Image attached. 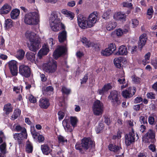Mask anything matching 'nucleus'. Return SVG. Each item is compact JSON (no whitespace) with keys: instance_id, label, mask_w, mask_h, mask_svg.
<instances>
[{"instance_id":"obj_1","label":"nucleus","mask_w":157,"mask_h":157,"mask_svg":"<svg viewBox=\"0 0 157 157\" xmlns=\"http://www.w3.org/2000/svg\"><path fill=\"white\" fill-rule=\"evenodd\" d=\"M94 146V142L90 139L84 138L80 144H77L75 146L76 150H78L81 153L83 154L89 148Z\"/></svg>"},{"instance_id":"obj_2","label":"nucleus","mask_w":157,"mask_h":157,"mask_svg":"<svg viewBox=\"0 0 157 157\" xmlns=\"http://www.w3.org/2000/svg\"><path fill=\"white\" fill-rule=\"evenodd\" d=\"M49 22L51 28L54 31H57L61 29H64L65 26L61 23L57 14L52 13L50 17Z\"/></svg>"},{"instance_id":"obj_3","label":"nucleus","mask_w":157,"mask_h":157,"mask_svg":"<svg viewBox=\"0 0 157 157\" xmlns=\"http://www.w3.org/2000/svg\"><path fill=\"white\" fill-rule=\"evenodd\" d=\"M39 21V17L38 11L30 12L25 15V22L28 25H36Z\"/></svg>"},{"instance_id":"obj_4","label":"nucleus","mask_w":157,"mask_h":157,"mask_svg":"<svg viewBox=\"0 0 157 157\" xmlns=\"http://www.w3.org/2000/svg\"><path fill=\"white\" fill-rule=\"evenodd\" d=\"M92 109L94 115L99 116L101 114L103 110V103L99 100H97L93 104Z\"/></svg>"},{"instance_id":"obj_5","label":"nucleus","mask_w":157,"mask_h":157,"mask_svg":"<svg viewBox=\"0 0 157 157\" xmlns=\"http://www.w3.org/2000/svg\"><path fill=\"white\" fill-rule=\"evenodd\" d=\"M118 92L116 90L111 91L108 97L113 106L116 107L120 105L121 101L119 99Z\"/></svg>"},{"instance_id":"obj_6","label":"nucleus","mask_w":157,"mask_h":157,"mask_svg":"<svg viewBox=\"0 0 157 157\" xmlns=\"http://www.w3.org/2000/svg\"><path fill=\"white\" fill-rule=\"evenodd\" d=\"M132 131L129 134H126L125 136V143L126 145L128 146L135 142L136 139L138 140L139 136L137 134H135L133 129L132 128Z\"/></svg>"},{"instance_id":"obj_7","label":"nucleus","mask_w":157,"mask_h":157,"mask_svg":"<svg viewBox=\"0 0 157 157\" xmlns=\"http://www.w3.org/2000/svg\"><path fill=\"white\" fill-rule=\"evenodd\" d=\"M77 21L79 26L83 29L88 27L87 20L85 17L81 14H79L77 17Z\"/></svg>"},{"instance_id":"obj_8","label":"nucleus","mask_w":157,"mask_h":157,"mask_svg":"<svg viewBox=\"0 0 157 157\" xmlns=\"http://www.w3.org/2000/svg\"><path fill=\"white\" fill-rule=\"evenodd\" d=\"M67 50L66 46H59L54 52L53 56L55 59H57L61 55L65 53Z\"/></svg>"},{"instance_id":"obj_9","label":"nucleus","mask_w":157,"mask_h":157,"mask_svg":"<svg viewBox=\"0 0 157 157\" xmlns=\"http://www.w3.org/2000/svg\"><path fill=\"white\" fill-rule=\"evenodd\" d=\"M28 45L29 49L33 52H35L38 50L41 47L40 42L38 39L30 42Z\"/></svg>"},{"instance_id":"obj_10","label":"nucleus","mask_w":157,"mask_h":157,"mask_svg":"<svg viewBox=\"0 0 157 157\" xmlns=\"http://www.w3.org/2000/svg\"><path fill=\"white\" fill-rule=\"evenodd\" d=\"M97 13L94 12L91 13L88 18L87 23L88 27L90 28L93 26L97 20Z\"/></svg>"},{"instance_id":"obj_11","label":"nucleus","mask_w":157,"mask_h":157,"mask_svg":"<svg viewBox=\"0 0 157 157\" xmlns=\"http://www.w3.org/2000/svg\"><path fill=\"white\" fill-rule=\"evenodd\" d=\"M136 92L135 87H133L132 88L129 87L127 90L123 91L122 92V96L125 98H129L132 96Z\"/></svg>"},{"instance_id":"obj_12","label":"nucleus","mask_w":157,"mask_h":157,"mask_svg":"<svg viewBox=\"0 0 157 157\" xmlns=\"http://www.w3.org/2000/svg\"><path fill=\"white\" fill-rule=\"evenodd\" d=\"M49 51V47L47 44H44L37 53L38 58L40 59H41L43 56L47 55Z\"/></svg>"},{"instance_id":"obj_13","label":"nucleus","mask_w":157,"mask_h":157,"mask_svg":"<svg viewBox=\"0 0 157 157\" xmlns=\"http://www.w3.org/2000/svg\"><path fill=\"white\" fill-rule=\"evenodd\" d=\"M128 32V30L125 29L123 30L119 28L115 30L111 33V36L113 37H115V35L118 37H121L124 34H126Z\"/></svg>"},{"instance_id":"obj_14","label":"nucleus","mask_w":157,"mask_h":157,"mask_svg":"<svg viewBox=\"0 0 157 157\" xmlns=\"http://www.w3.org/2000/svg\"><path fill=\"white\" fill-rule=\"evenodd\" d=\"M13 138L17 140L19 144H21L23 140L24 139H27V134H23L19 133H16L13 135Z\"/></svg>"},{"instance_id":"obj_15","label":"nucleus","mask_w":157,"mask_h":157,"mask_svg":"<svg viewBox=\"0 0 157 157\" xmlns=\"http://www.w3.org/2000/svg\"><path fill=\"white\" fill-rule=\"evenodd\" d=\"M126 61L125 58L123 57H119L115 58L113 60V63L116 67L118 68H122L121 63Z\"/></svg>"},{"instance_id":"obj_16","label":"nucleus","mask_w":157,"mask_h":157,"mask_svg":"<svg viewBox=\"0 0 157 157\" xmlns=\"http://www.w3.org/2000/svg\"><path fill=\"white\" fill-rule=\"evenodd\" d=\"M128 53L126 47L124 45L120 46L118 49V51L114 53V55L117 56L126 55Z\"/></svg>"},{"instance_id":"obj_17","label":"nucleus","mask_w":157,"mask_h":157,"mask_svg":"<svg viewBox=\"0 0 157 157\" xmlns=\"http://www.w3.org/2000/svg\"><path fill=\"white\" fill-rule=\"evenodd\" d=\"M39 105L41 108L47 109L50 105L48 100L45 98H41L39 101Z\"/></svg>"},{"instance_id":"obj_18","label":"nucleus","mask_w":157,"mask_h":157,"mask_svg":"<svg viewBox=\"0 0 157 157\" xmlns=\"http://www.w3.org/2000/svg\"><path fill=\"white\" fill-rule=\"evenodd\" d=\"M126 16L122 12H117L115 13L113 16V18L118 21H125Z\"/></svg>"},{"instance_id":"obj_19","label":"nucleus","mask_w":157,"mask_h":157,"mask_svg":"<svg viewBox=\"0 0 157 157\" xmlns=\"http://www.w3.org/2000/svg\"><path fill=\"white\" fill-rule=\"evenodd\" d=\"M81 41L86 47L89 48L91 47L96 48V45L93 43H91L86 38L83 37L81 39Z\"/></svg>"},{"instance_id":"obj_20","label":"nucleus","mask_w":157,"mask_h":157,"mask_svg":"<svg viewBox=\"0 0 157 157\" xmlns=\"http://www.w3.org/2000/svg\"><path fill=\"white\" fill-rule=\"evenodd\" d=\"M11 9V7L10 4L6 3L0 9V13L1 14H7L10 12Z\"/></svg>"},{"instance_id":"obj_21","label":"nucleus","mask_w":157,"mask_h":157,"mask_svg":"<svg viewBox=\"0 0 157 157\" xmlns=\"http://www.w3.org/2000/svg\"><path fill=\"white\" fill-rule=\"evenodd\" d=\"M57 63L56 61L53 60L51 62L45 63L43 65V69H56Z\"/></svg>"},{"instance_id":"obj_22","label":"nucleus","mask_w":157,"mask_h":157,"mask_svg":"<svg viewBox=\"0 0 157 157\" xmlns=\"http://www.w3.org/2000/svg\"><path fill=\"white\" fill-rule=\"evenodd\" d=\"M25 35L26 38L29 40L30 42L38 39L36 33L31 31H27Z\"/></svg>"},{"instance_id":"obj_23","label":"nucleus","mask_w":157,"mask_h":157,"mask_svg":"<svg viewBox=\"0 0 157 157\" xmlns=\"http://www.w3.org/2000/svg\"><path fill=\"white\" fill-rule=\"evenodd\" d=\"M139 39L138 46L140 48H142L145 45L147 40L146 34L144 33L141 35L139 37Z\"/></svg>"},{"instance_id":"obj_24","label":"nucleus","mask_w":157,"mask_h":157,"mask_svg":"<svg viewBox=\"0 0 157 157\" xmlns=\"http://www.w3.org/2000/svg\"><path fill=\"white\" fill-rule=\"evenodd\" d=\"M155 131L152 129H149L147 132L145 134L144 138L147 140H152L155 139Z\"/></svg>"},{"instance_id":"obj_25","label":"nucleus","mask_w":157,"mask_h":157,"mask_svg":"<svg viewBox=\"0 0 157 157\" xmlns=\"http://www.w3.org/2000/svg\"><path fill=\"white\" fill-rule=\"evenodd\" d=\"M68 120L64 119L63 121V125L66 132H71L74 128H72Z\"/></svg>"},{"instance_id":"obj_26","label":"nucleus","mask_w":157,"mask_h":157,"mask_svg":"<svg viewBox=\"0 0 157 157\" xmlns=\"http://www.w3.org/2000/svg\"><path fill=\"white\" fill-rule=\"evenodd\" d=\"M41 149L44 155H48L52 151L51 149L47 144H44L41 146Z\"/></svg>"},{"instance_id":"obj_27","label":"nucleus","mask_w":157,"mask_h":157,"mask_svg":"<svg viewBox=\"0 0 157 157\" xmlns=\"http://www.w3.org/2000/svg\"><path fill=\"white\" fill-rule=\"evenodd\" d=\"M67 33L65 30H63L59 32L58 34V39L60 42L65 41L67 39Z\"/></svg>"},{"instance_id":"obj_28","label":"nucleus","mask_w":157,"mask_h":157,"mask_svg":"<svg viewBox=\"0 0 157 157\" xmlns=\"http://www.w3.org/2000/svg\"><path fill=\"white\" fill-rule=\"evenodd\" d=\"M117 26V23L114 21H110L106 23L105 27L106 29L110 31L114 29Z\"/></svg>"},{"instance_id":"obj_29","label":"nucleus","mask_w":157,"mask_h":157,"mask_svg":"<svg viewBox=\"0 0 157 157\" xmlns=\"http://www.w3.org/2000/svg\"><path fill=\"white\" fill-rule=\"evenodd\" d=\"M13 107L10 103H7L4 105L3 108V111L6 115L8 114L13 111Z\"/></svg>"},{"instance_id":"obj_30","label":"nucleus","mask_w":157,"mask_h":157,"mask_svg":"<svg viewBox=\"0 0 157 157\" xmlns=\"http://www.w3.org/2000/svg\"><path fill=\"white\" fill-rule=\"evenodd\" d=\"M25 52L22 49L18 50L15 53V56L19 60H22L24 58Z\"/></svg>"},{"instance_id":"obj_31","label":"nucleus","mask_w":157,"mask_h":157,"mask_svg":"<svg viewBox=\"0 0 157 157\" xmlns=\"http://www.w3.org/2000/svg\"><path fill=\"white\" fill-rule=\"evenodd\" d=\"M20 13V11L18 9L13 10L10 13L11 18L13 19H17Z\"/></svg>"},{"instance_id":"obj_32","label":"nucleus","mask_w":157,"mask_h":157,"mask_svg":"<svg viewBox=\"0 0 157 157\" xmlns=\"http://www.w3.org/2000/svg\"><path fill=\"white\" fill-rule=\"evenodd\" d=\"M19 72L22 75L27 78L30 76L31 71L30 69H19Z\"/></svg>"},{"instance_id":"obj_33","label":"nucleus","mask_w":157,"mask_h":157,"mask_svg":"<svg viewBox=\"0 0 157 157\" xmlns=\"http://www.w3.org/2000/svg\"><path fill=\"white\" fill-rule=\"evenodd\" d=\"M62 13L64 14L66 17L70 19L71 20H72L74 17V15L73 13L66 10H62Z\"/></svg>"},{"instance_id":"obj_34","label":"nucleus","mask_w":157,"mask_h":157,"mask_svg":"<svg viewBox=\"0 0 157 157\" xmlns=\"http://www.w3.org/2000/svg\"><path fill=\"white\" fill-rule=\"evenodd\" d=\"M26 56L28 60L33 62L34 61L35 58V54L31 52H27Z\"/></svg>"},{"instance_id":"obj_35","label":"nucleus","mask_w":157,"mask_h":157,"mask_svg":"<svg viewBox=\"0 0 157 157\" xmlns=\"http://www.w3.org/2000/svg\"><path fill=\"white\" fill-rule=\"evenodd\" d=\"M9 69H17L18 63L15 60H11L8 63Z\"/></svg>"},{"instance_id":"obj_36","label":"nucleus","mask_w":157,"mask_h":157,"mask_svg":"<svg viewBox=\"0 0 157 157\" xmlns=\"http://www.w3.org/2000/svg\"><path fill=\"white\" fill-rule=\"evenodd\" d=\"M15 130L17 132H21L20 133L23 134H27V132L25 128L20 125H17L15 128Z\"/></svg>"},{"instance_id":"obj_37","label":"nucleus","mask_w":157,"mask_h":157,"mask_svg":"<svg viewBox=\"0 0 157 157\" xmlns=\"http://www.w3.org/2000/svg\"><path fill=\"white\" fill-rule=\"evenodd\" d=\"M109 150L112 151H113L115 152H117L120 150L121 147L116 145H113L111 144L109 145Z\"/></svg>"},{"instance_id":"obj_38","label":"nucleus","mask_w":157,"mask_h":157,"mask_svg":"<svg viewBox=\"0 0 157 157\" xmlns=\"http://www.w3.org/2000/svg\"><path fill=\"white\" fill-rule=\"evenodd\" d=\"M33 147L32 144L29 141H27L26 146V151L28 153H31L33 151Z\"/></svg>"},{"instance_id":"obj_39","label":"nucleus","mask_w":157,"mask_h":157,"mask_svg":"<svg viewBox=\"0 0 157 157\" xmlns=\"http://www.w3.org/2000/svg\"><path fill=\"white\" fill-rule=\"evenodd\" d=\"M112 54V53H111V52L110 51L109 49L107 48L104 50H102L101 51V55L104 56H109Z\"/></svg>"},{"instance_id":"obj_40","label":"nucleus","mask_w":157,"mask_h":157,"mask_svg":"<svg viewBox=\"0 0 157 157\" xmlns=\"http://www.w3.org/2000/svg\"><path fill=\"white\" fill-rule=\"evenodd\" d=\"M150 56L151 53L149 52H147L145 55L144 59L143 60V63L144 65L149 63Z\"/></svg>"},{"instance_id":"obj_41","label":"nucleus","mask_w":157,"mask_h":157,"mask_svg":"<svg viewBox=\"0 0 157 157\" xmlns=\"http://www.w3.org/2000/svg\"><path fill=\"white\" fill-rule=\"evenodd\" d=\"M21 114V111L18 109H15L13 113V114L12 115L11 117L13 120L16 119L18 117L20 116Z\"/></svg>"},{"instance_id":"obj_42","label":"nucleus","mask_w":157,"mask_h":157,"mask_svg":"<svg viewBox=\"0 0 157 157\" xmlns=\"http://www.w3.org/2000/svg\"><path fill=\"white\" fill-rule=\"evenodd\" d=\"M6 144L5 143H4L0 145V153L2 154L5 155L6 153Z\"/></svg>"},{"instance_id":"obj_43","label":"nucleus","mask_w":157,"mask_h":157,"mask_svg":"<svg viewBox=\"0 0 157 157\" xmlns=\"http://www.w3.org/2000/svg\"><path fill=\"white\" fill-rule=\"evenodd\" d=\"M157 117L156 116H150L149 117L148 121L149 123L151 125L153 124L155 122L157 121Z\"/></svg>"},{"instance_id":"obj_44","label":"nucleus","mask_w":157,"mask_h":157,"mask_svg":"<svg viewBox=\"0 0 157 157\" xmlns=\"http://www.w3.org/2000/svg\"><path fill=\"white\" fill-rule=\"evenodd\" d=\"M58 142L63 144L65 142H67V140L63 136L61 135H59L57 137Z\"/></svg>"},{"instance_id":"obj_45","label":"nucleus","mask_w":157,"mask_h":157,"mask_svg":"<svg viewBox=\"0 0 157 157\" xmlns=\"http://www.w3.org/2000/svg\"><path fill=\"white\" fill-rule=\"evenodd\" d=\"M153 11L152 6H150L147 12V14L148 16V19H150L152 17Z\"/></svg>"},{"instance_id":"obj_46","label":"nucleus","mask_w":157,"mask_h":157,"mask_svg":"<svg viewBox=\"0 0 157 157\" xmlns=\"http://www.w3.org/2000/svg\"><path fill=\"white\" fill-rule=\"evenodd\" d=\"M78 121L77 118L75 117H70V121L71 124L73 128L76 126Z\"/></svg>"},{"instance_id":"obj_47","label":"nucleus","mask_w":157,"mask_h":157,"mask_svg":"<svg viewBox=\"0 0 157 157\" xmlns=\"http://www.w3.org/2000/svg\"><path fill=\"white\" fill-rule=\"evenodd\" d=\"M5 26L6 29L11 28L12 26V21L10 19H8L5 21Z\"/></svg>"},{"instance_id":"obj_48","label":"nucleus","mask_w":157,"mask_h":157,"mask_svg":"<svg viewBox=\"0 0 157 157\" xmlns=\"http://www.w3.org/2000/svg\"><path fill=\"white\" fill-rule=\"evenodd\" d=\"M61 91L63 94L66 95H68L70 93L71 90L70 89H68L64 86H62Z\"/></svg>"},{"instance_id":"obj_49","label":"nucleus","mask_w":157,"mask_h":157,"mask_svg":"<svg viewBox=\"0 0 157 157\" xmlns=\"http://www.w3.org/2000/svg\"><path fill=\"white\" fill-rule=\"evenodd\" d=\"M110 13L111 10H107L103 14L102 16L103 18L105 19L109 18Z\"/></svg>"},{"instance_id":"obj_50","label":"nucleus","mask_w":157,"mask_h":157,"mask_svg":"<svg viewBox=\"0 0 157 157\" xmlns=\"http://www.w3.org/2000/svg\"><path fill=\"white\" fill-rule=\"evenodd\" d=\"M107 48L109 49L112 53L116 50V49L115 44L113 43L110 44L109 45L108 48Z\"/></svg>"},{"instance_id":"obj_51","label":"nucleus","mask_w":157,"mask_h":157,"mask_svg":"<svg viewBox=\"0 0 157 157\" xmlns=\"http://www.w3.org/2000/svg\"><path fill=\"white\" fill-rule=\"evenodd\" d=\"M132 26L133 28L136 27L139 24V21L136 19H133L132 20Z\"/></svg>"},{"instance_id":"obj_52","label":"nucleus","mask_w":157,"mask_h":157,"mask_svg":"<svg viewBox=\"0 0 157 157\" xmlns=\"http://www.w3.org/2000/svg\"><path fill=\"white\" fill-rule=\"evenodd\" d=\"M122 132L120 131L117 132V134L116 135H114L112 137V139L113 140L118 139H120L121 136V134Z\"/></svg>"},{"instance_id":"obj_53","label":"nucleus","mask_w":157,"mask_h":157,"mask_svg":"<svg viewBox=\"0 0 157 157\" xmlns=\"http://www.w3.org/2000/svg\"><path fill=\"white\" fill-rule=\"evenodd\" d=\"M129 49L132 54H134L137 50V47L136 46L130 47L129 48Z\"/></svg>"},{"instance_id":"obj_54","label":"nucleus","mask_w":157,"mask_h":157,"mask_svg":"<svg viewBox=\"0 0 157 157\" xmlns=\"http://www.w3.org/2000/svg\"><path fill=\"white\" fill-rule=\"evenodd\" d=\"M55 44L54 41L53 39L52 38H49V39L47 41V44H47L48 45V46H50L51 47H52V45Z\"/></svg>"},{"instance_id":"obj_55","label":"nucleus","mask_w":157,"mask_h":157,"mask_svg":"<svg viewBox=\"0 0 157 157\" xmlns=\"http://www.w3.org/2000/svg\"><path fill=\"white\" fill-rule=\"evenodd\" d=\"M5 40L3 37H2L0 42V49L4 50L5 49Z\"/></svg>"},{"instance_id":"obj_56","label":"nucleus","mask_w":157,"mask_h":157,"mask_svg":"<svg viewBox=\"0 0 157 157\" xmlns=\"http://www.w3.org/2000/svg\"><path fill=\"white\" fill-rule=\"evenodd\" d=\"M122 5L124 7L129 8H131L132 6L131 3L127 2H124L122 4Z\"/></svg>"},{"instance_id":"obj_57","label":"nucleus","mask_w":157,"mask_h":157,"mask_svg":"<svg viewBox=\"0 0 157 157\" xmlns=\"http://www.w3.org/2000/svg\"><path fill=\"white\" fill-rule=\"evenodd\" d=\"M43 90L45 91V92H48L49 91L52 92L53 90V88L52 86H49L46 88H44Z\"/></svg>"},{"instance_id":"obj_58","label":"nucleus","mask_w":157,"mask_h":157,"mask_svg":"<svg viewBox=\"0 0 157 157\" xmlns=\"http://www.w3.org/2000/svg\"><path fill=\"white\" fill-rule=\"evenodd\" d=\"M104 126L102 123H100L98 126L96 130L97 133L100 132L103 128Z\"/></svg>"},{"instance_id":"obj_59","label":"nucleus","mask_w":157,"mask_h":157,"mask_svg":"<svg viewBox=\"0 0 157 157\" xmlns=\"http://www.w3.org/2000/svg\"><path fill=\"white\" fill-rule=\"evenodd\" d=\"M103 88V90H104L105 92H106L109 89H111L112 86L110 84H108L107 85H105Z\"/></svg>"},{"instance_id":"obj_60","label":"nucleus","mask_w":157,"mask_h":157,"mask_svg":"<svg viewBox=\"0 0 157 157\" xmlns=\"http://www.w3.org/2000/svg\"><path fill=\"white\" fill-rule=\"evenodd\" d=\"M88 79V74H86L84 77L81 79V84L85 83Z\"/></svg>"},{"instance_id":"obj_61","label":"nucleus","mask_w":157,"mask_h":157,"mask_svg":"<svg viewBox=\"0 0 157 157\" xmlns=\"http://www.w3.org/2000/svg\"><path fill=\"white\" fill-rule=\"evenodd\" d=\"M132 81L138 83L140 81V79L135 75H133L132 76Z\"/></svg>"},{"instance_id":"obj_62","label":"nucleus","mask_w":157,"mask_h":157,"mask_svg":"<svg viewBox=\"0 0 157 157\" xmlns=\"http://www.w3.org/2000/svg\"><path fill=\"white\" fill-rule=\"evenodd\" d=\"M140 121L141 124H147V121L144 116H141L140 117Z\"/></svg>"},{"instance_id":"obj_63","label":"nucleus","mask_w":157,"mask_h":157,"mask_svg":"<svg viewBox=\"0 0 157 157\" xmlns=\"http://www.w3.org/2000/svg\"><path fill=\"white\" fill-rule=\"evenodd\" d=\"M147 96L148 98L150 99H154L155 98V94L153 93H148L147 94Z\"/></svg>"},{"instance_id":"obj_64","label":"nucleus","mask_w":157,"mask_h":157,"mask_svg":"<svg viewBox=\"0 0 157 157\" xmlns=\"http://www.w3.org/2000/svg\"><path fill=\"white\" fill-rule=\"evenodd\" d=\"M29 100L31 102L33 103H35L36 101V98L32 95H30L29 96Z\"/></svg>"}]
</instances>
